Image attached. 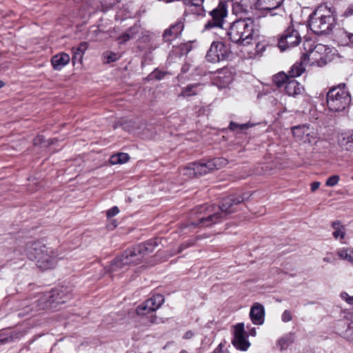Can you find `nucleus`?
Masks as SVG:
<instances>
[{
    "mask_svg": "<svg viewBox=\"0 0 353 353\" xmlns=\"http://www.w3.org/2000/svg\"><path fill=\"white\" fill-rule=\"evenodd\" d=\"M250 195L245 193L241 196L230 195L223 199L218 211H216L214 205L204 204L196 207L192 211V214L195 215V220L190 221V225L194 228L211 227L216 223L222 221L224 217L234 212L233 207L245 199Z\"/></svg>",
    "mask_w": 353,
    "mask_h": 353,
    "instance_id": "f257e3e1",
    "label": "nucleus"
},
{
    "mask_svg": "<svg viewBox=\"0 0 353 353\" xmlns=\"http://www.w3.org/2000/svg\"><path fill=\"white\" fill-rule=\"evenodd\" d=\"M156 246V242L150 240L126 250L121 255L112 261L111 270L115 272L125 265L139 263L144 256L154 252Z\"/></svg>",
    "mask_w": 353,
    "mask_h": 353,
    "instance_id": "f03ea898",
    "label": "nucleus"
},
{
    "mask_svg": "<svg viewBox=\"0 0 353 353\" xmlns=\"http://www.w3.org/2000/svg\"><path fill=\"white\" fill-rule=\"evenodd\" d=\"M334 10L331 7L321 6L310 15L308 25L316 34L329 33L335 24Z\"/></svg>",
    "mask_w": 353,
    "mask_h": 353,
    "instance_id": "7ed1b4c3",
    "label": "nucleus"
},
{
    "mask_svg": "<svg viewBox=\"0 0 353 353\" xmlns=\"http://www.w3.org/2000/svg\"><path fill=\"white\" fill-rule=\"evenodd\" d=\"M254 32V21L251 18H244L234 21L227 34L233 43L246 46L250 43Z\"/></svg>",
    "mask_w": 353,
    "mask_h": 353,
    "instance_id": "20e7f679",
    "label": "nucleus"
},
{
    "mask_svg": "<svg viewBox=\"0 0 353 353\" xmlns=\"http://www.w3.org/2000/svg\"><path fill=\"white\" fill-rule=\"evenodd\" d=\"M351 101V94L344 83L331 88L327 93V105L332 112L345 111L349 108Z\"/></svg>",
    "mask_w": 353,
    "mask_h": 353,
    "instance_id": "39448f33",
    "label": "nucleus"
},
{
    "mask_svg": "<svg viewBox=\"0 0 353 353\" xmlns=\"http://www.w3.org/2000/svg\"><path fill=\"white\" fill-rule=\"evenodd\" d=\"M71 297L70 294L64 287L53 289L43 294L39 301L43 304L42 308H55L57 305L65 303Z\"/></svg>",
    "mask_w": 353,
    "mask_h": 353,
    "instance_id": "423d86ee",
    "label": "nucleus"
},
{
    "mask_svg": "<svg viewBox=\"0 0 353 353\" xmlns=\"http://www.w3.org/2000/svg\"><path fill=\"white\" fill-rule=\"evenodd\" d=\"M301 41V37L298 30H295L292 26H289L281 35L278 47L281 51H285L298 46Z\"/></svg>",
    "mask_w": 353,
    "mask_h": 353,
    "instance_id": "0eeeda50",
    "label": "nucleus"
},
{
    "mask_svg": "<svg viewBox=\"0 0 353 353\" xmlns=\"http://www.w3.org/2000/svg\"><path fill=\"white\" fill-rule=\"evenodd\" d=\"M210 14L212 19L205 25V30H210L213 28H222L224 19L228 14V4L225 1H220L216 8L213 9Z\"/></svg>",
    "mask_w": 353,
    "mask_h": 353,
    "instance_id": "6e6552de",
    "label": "nucleus"
},
{
    "mask_svg": "<svg viewBox=\"0 0 353 353\" xmlns=\"http://www.w3.org/2000/svg\"><path fill=\"white\" fill-rule=\"evenodd\" d=\"M229 48L222 42L214 41L206 54V59L211 63L227 60L230 56Z\"/></svg>",
    "mask_w": 353,
    "mask_h": 353,
    "instance_id": "1a4fd4ad",
    "label": "nucleus"
},
{
    "mask_svg": "<svg viewBox=\"0 0 353 353\" xmlns=\"http://www.w3.org/2000/svg\"><path fill=\"white\" fill-rule=\"evenodd\" d=\"M164 296L160 294H155L140 304L136 309L139 316L145 315L159 309L164 303Z\"/></svg>",
    "mask_w": 353,
    "mask_h": 353,
    "instance_id": "9d476101",
    "label": "nucleus"
},
{
    "mask_svg": "<svg viewBox=\"0 0 353 353\" xmlns=\"http://www.w3.org/2000/svg\"><path fill=\"white\" fill-rule=\"evenodd\" d=\"M43 248H46V245L39 241H29L24 248V254L20 250H15L14 253L19 259L26 256L30 260L37 262V256L42 254Z\"/></svg>",
    "mask_w": 353,
    "mask_h": 353,
    "instance_id": "9b49d317",
    "label": "nucleus"
},
{
    "mask_svg": "<svg viewBox=\"0 0 353 353\" xmlns=\"http://www.w3.org/2000/svg\"><path fill=\"white\" fill-rule=\"evenodd\" d=\"M57 256L58 255L52 248L46 246L43 248L42 254L37 256L36 264L42 270L53 268L57 262Z\"/></svg>",
    "mask_w": 353,
    "mask_h": 353,
    "instance_id": "f8f14e48",
    "label": "nucleus"
},
{
    "mask_svg": "<svg viewBox=\"0 0 353 353\" xmlns=\"http://www.w3.org/2000/svg\"><path fill=\"white\" fill-rule=\"evenodd\" d=\"M292 132L296 141L312 143L316 139V133L311 130L307 124L294 126L292 128Z\"/></svg>",
    "mask_w": 353,
    "mask_h": 353,
    "instance_id": "ddd939ff",
    "label": "nucleus"
},
{
    "mask_svg": "<svg viewBox=\"0 0 353 353\" xmlns=\"http://www.w3.org/2000/svg\"><path fill=\"white\" fill-rule=\"evenodd\" d=\"M283 1V0H258V6L260 9L266 11L267 14L282 17L284 11L281 5Z\"/></svg>",
    "mask_w": 353,
    "mask_h": 353,
    "instance_id": "4468645a",
    "label": "nucleus"
},
{
    "mask_svg": "<svg viewBox=\"0 0 353 353\" xmlns=\"http://www.w3.org/2000/svg\"><path fill=\"white\" fill-rule=\"evenodd\" d=\"M184 28L183 23L178 21L172 24L168 28L165 29L163 34V40L165 42H170L177 38L183 31Z\"/></svg>",
    "mask_w": 353,
    "mask_h": 353,
    "instance_id": "2eb2a0df",
    "label": "nucleus"
},
{
    "mask_svg": "<svg viewBox=\"0 0 353 353\" xmlns=\"http://www.w3.org/2000/svg\"><path fill=\"white\" fill-rule=\"evenodd\" d=\"M185 170L189 172L190 175H204L213 170L212 167L209 165V161L205 163H194L189 165Z\"/></svg>",
    "mask_w": 353,
    "mask_h": 353,
    "instance_id": "dca6fc26",
    "label": "nucleus"
},
{
    "mask_svg": "<svg viewBox=\"0 0 353 353\" xmlns=\"http://www.w3.org/2000/svg\"><path fill=\"white\" fill-rule=\"evenodd\" d=\"M250 316L254 324H263L265 316V309L263 305L259 303H255L250 309Z\"/></svg>",
    "mask_w": 353,
    "mask_h": 353,
    "instance_id": "f3484780",
    "label": "nucleus"
},
{
    "mask_svg": "<svg viewBox=\"0 0 353 353\" xmlns=\"http://www.w3.org/2000/svg\"><path fill=\"white\" fill-rule=\"evenodd\" d=\"M70 57L68 54L60 52L54 55L51 59V63L55 70H61L70 62Z\"/></svg>",
    "mask_w": 353,
    "mask_h": 353,
    "instance_id": "a211bd4d",
    "label": "nucleus"
},
{
    "mask_svg": "<svg viewBox=\"0 0 353 353\" xmlns=\"http://www.w3.org/2000/svg\"><path fill=\"white\" fill-rule=\"evenodd\" d=\"M285 91L289 96L296 97L302 94L304 88L296 80L292 79L286 83Z\"/></svg>",
    "mask_w": 353,
    "mask_h": 353,
    "instance_id": "6ab92c4d",
    "label": "nucleus"
},
{
    "mask_svg": "<svg viewBox=\"0 0 353 353\" xmlns=\"http://www.w3.org/2000/svg\"><path fill=\"white\" fill-rule=\"evenodd\" d=\"M294 341V336L292 332H289L285 334L279 339H278L276 342V347L281 350H285L288 348V347L292 345Z\"/></svg>",
    "mask_w": 353,
    "mask_h": 353,
    "instance_id": "aec40b11",
    "label": "nucleus"
},
{
    "mask_svg": "<svg viewBox=\"0 0 353 353\" xmlns=\"http://www.w3.org/2000/svg\"><path fill=\"white\" fill-rule=\"evenodd\" d=\"M88 48V44L86 42H81L77 47H74L72 49V60L73 63L76 61L81 62L84 52Z\"/></svg>",
    "mask_w": 353,
    "mask_h": 353,
    "instance_id": "412c9836",
    "label": "nucleus"
},
{
    "mask_svg": "<svg viewBox=\"0 0 353 353\" xmlns=\"http://www.w3.org/2000/svg\"><path fill=\"white\" fill-rule=\"evenodd\" d=\"M201 86L200 83L188 84L187 86L182 88L179 97H192L196 95L199 92V88Z\"/></svg>",
    "mask_w": 353,
    "mask_h": 353,
    "instance_id": "4be33fe9",
    "label": "nucleus"
},
{
    "mask_svg": "<svg viewBox=\"0 0 353 353\" xmlns=\"http://www.w3.org/2000/svg\"><path fill=\"white\" fill-rule=\"evenodd\" d=\"M306 56L307 54H304L303 60L301 62H296L292 67L290 70L289 71L290 77L294 78L299 77L304 72L305 68L303 66V63L306 61Z\"/></svg>",
    "mask_w": 353,
    "mask_h": 353,
    "instance_id": "5701e85b",
    "label": "nucleus"
},
{
    "mask_svg": "<svg viewBox=\"0 0 353 353\" xmlns=\"http://www.w3.org/2000/svg\"><path fill=\"white\" fill-rule=\"evenodd\" d=\"M352 36V33L347 32L345 29L342 28L338 31L336 38L340 45L346 46L351 42Z\"/></svg>",
    "mask_w": 353,
    "mask_h": 353,
    "instance_id": "b1692460",
    "label": "nucleus"
},
{
    "mask_svg": "<svg viewBox=\"0 0 353 353\" xmlns=\"http://www.w3.org/2000/svg\"><path fill=\"white\" fill-rule=\"evenodd\" d=\"M334 231L332 235L335 239H343L344 238L345 231V228L339 221H334L332 224Z\"/></svg>",
    "mask_w": 353,
    "mask_h": 353,
    "instance_id": "393cba45",
    "label": "nucleus"
},
{
    "mask_svg": "<svg viewBox=\"0 0 353 353\" xmlns=\"http://www.w3.org/2000/svg\"><path fill=\"white\" fill-rule=\"evenodd\" d=\"M339 143L342 149L347 151L352 150L353 148L352 135L342 134L341 138L339 140Z\"/></svg>",
    "mask_w": 353,
    "mask_h": 353,
    "instance_id": "a878e982",
    "label": "nucleus"
},
{
    "mask_svg": "<svg viewBox=\"0 0 353 353\" xmlns=\"http://www.w3.org/2000/svg\"><path fill=\"white\" fill-rule=\"evenodd\" d=\"M232 344L237 349L243 351L247 350L250 345V343L246 339L245 336L234 338L232 340Z\"/></svg>",
    "mask_w": 353,
    "mask_h": 353,
    "instance_id": "bb28decb",
    "label": "nucleus"
},
{
    "mask_svg": "<svg viewBox=\"0 0 353 353\" xmlns=\"http://www.w3.org/2000/svg\"><path fill=\"white\" fill-rule=\"evenodd\" d=\"M130 159V157L128 154L127 153H118L116 154H113L111 156L110 159V161L111 164L115 165V164H119V163H126Z\"/></svg>",
    "mask_w": 353,
    "mask_h": 353,
    "instance_id": "cd10ccee",
    "label": "nucleus"
},
{
    "mask_svg": "<svg viewBox=\"0 0 353 353\" xmlns=\"http://www.w3.org/2000/svg\"><path fill=\"white\" fill-rule=\"evenodd\" d=\"M290 79L284 72H279L273 77V83L276 85L277 88L282 87L284 84L286 85L288 81Z\"/></svg>",
    "mask_w": 353,
    "mask_h": 353,
    "instance_id": "c85d7f7f",
    "label": "nucleus"
},
{
    "mask_svg": "<svg viewBox=\"0 0 353 353\" xmlns=\"http://www.w3.org/2000/svg\"><path fill=\"white\" fill-rule=\"evenodd\" d=\"M228 163L226 159L223 157L214 158L209 161V165L212 167V170H219Z\"/></svg>",
    "mask_w": 353,
    "mask_h": 353,
    "instance_id": "c756f323",
    "label": "nucleus"
},
{
    "mask_svg": "<svg viewBox=\"0 0 353 353\" xmlns=\"http://www.w3.org/2000/svg\"><path fill=\"white\" fill-rule=\"evenodd\" d=\"M353 251L351 249L347 248H340L337 250V255L342 260H346L350 263L353 262V258L352 254Z\"/></svg>",
    "mask_w": 353,
    "mask_h": 353,
    "instance_id": "7c9ffc66",
    "label": "nucleus"
},
{
    "mask_svg": "<svg viewBox=\"0 0 353 353\" xmlns=\"http://www.w3.org/2000/svg\"><path fill=\"white\" fill-rule=\"evenodd\" d=\"M134 28H130L126 32L123 33L122 35L119 36L117 40L118 41L119 44H123L130 39L134 37L133 30Z\"/></svg>",
    "mask_w": 353,
    "mask_h": 353,
    "instance_id": "2f4dec72",
    "label": "nucleus"
},
{
    "mask_svg": "<svg viewBox=\"0 0 353 353\" xmlns=\"http://www.w3.org/2000/svg\"><path fill=\"white\" fill-rule=\"evenodd\" d=\"M103 57L105 63H110L119 60L121 57V55L112 51H107L103 53Z\"/></svg>",
    "mask_w": 353,
    "mask_h": 353,
    "instance_id": "473e14b6",
    "label": "nucleus"
},
{
    "mask_svg": "<svg viewBox=\"0 0 353 353\" xmlns=\"http://www.w3.org/2000/svg\"><path fill=\"white\" fill-rule=\"evenodd\" d=\"M232 6L235 13L243 12L247 10V5L242 0H232Z\"/></svg>",
    "mask_w": 353,
    "mask_h": 353,
    "instance_id": "72a5a7b5",
    "label": "nucleus"
},
{
    "mask_svg": "<svg viewBox=\"0 0 353 353\" xmlns=\"http://www.w3.org/2000/svg\"><path fill=\"white\" fill-rule=\"evenodd\" d=\"M245 336V329L243 323H238L234 326V338Z\"/></svg>",
    "mask_w": 353,
    "mask_h": 353,
    "instance_id": "f704fd0d",
    "label": "nucleus"
},
{
    "mask_svg": "<svg viewBox=\"0 0 353 353\" xmlns=\"http://www.w3.org/2000/svg\"><path fill=\"white\" fill-rule=\"evenodd\" d=\"M248 128L249 125L248 123L240 125L234 121H231L229 125L230 130L232 131L243 130Z\"/></svg>",
    "mask_w": 353,
    "mask_h": 353,
    "instance_id": "c9c22d12",
    "label": "nucleus"
},
{
    "mask_svg": "<svg viewBox=\"0 0 353 353\" xmlns=\"http://www.w3.org/2000/svg\"><path fill=\"white\" fill-rule=\"evenodd\" d=\"M217 81L220 83V86L225 87L230 83V82L232 81V78L230 75H219L217 77Z\"/></svg>",
    "mask_w": 353,
    "mask_h": 353,
    "instance_id": "e433bc0d",
    "label": "nucleus"
},
{
    "mask_svg": "<svg viewBox=\"0 0 353 353\" xmlns=\"http://www.w3.org/2000/svg\"><path fill=\"white\" fill-rule=\"evenodd\" d=\"M339 181V175H332L330 176L326 182L325 185L328 187H333L336 185Z\"/></svg>",
    "mask_w": 353,
    "mask_h": 353,
    "instance_id": "4c0bfd02",
    "label": "nucleus"
},
{
    "mask_svg": "<svg viewBox=\"0 0 353 353\" xmlns=\"http://www.w3.org/2000/svg\"><path fill=\"white\" fill-rule=\"evenodd\" d=\"M183 2L190 6H200L202 5L204 0H182Z\"/></svg>",
    "mask_w": 353,
    "mask_h": 353,
    "instance_id": "58836bf2",
    "label": "nucleus"
},
{
    "mask_svg": "<svg viewBox=\"0 0 353 353\" xmlns=\"http://www.w3.org/2000/svg\"><path fill=\"white\" fill-rule=\"evenodd\" d=\"M281 319L284 323L290 321L292 319L291 312L289 310H285L281 315Z\"/></svg>",
    "mask_w": 353,
    "mask_h": 353,
    "instance_id": "ea45409f",
    "label": "nucleus"
},
{
    "mask_svg": "<svg viewBox=\"0 0 353 353\" xmlns=\"http://www.w3.org/2000/svg\"><path fill=\"white\" fill-rule=\"evenodd\" d=\"M119 212V210L118 207L114 206L113 208L107 211L106 215L108 218H110L116 216Z\"/></svg>",
    "mask_w": 353,
    "mask_h": 353,
    "instance_id": "a19ab883",
    "label": "nucleus"
},
{
    "mask_svg": "<svg viewBox=\"0 0 353 353\" xmlns=\"http://www.w3.org/2000/svg\"><path fill=\"white\" fill-rule=\"evenodd\" d=\"M341 297L345 299L349 304H352L353 303V297L349 296L346 292H342L341 294Z\"/></svg>",
    "mask_w": 353,
    "mask_h": 353,
    "instance_id": "79ce46f5",
    "label": "nucleus"
},
{
    "mask_svg": "<svg viewBox=\"0 0 353 353\" xmlns=\"http://www.w3.org/2000/svg\"><path fill=\"white\" fill-rule=\"evenodd\" d=\"M325 46L322 44H318L315 46V48H314V50L310 52V54H313L315 52H319V51H321L323 50V49H325Z\"/></svg>",
    "mask_w": 353,
    "mask_h": 353,
    "instance_id": "37998d69",
    "label": "nucleus"
},
{
    "mask_svg": "<svg viewBox=\"0 0 353 353\" xmlns=\"http://www.w3.org/2000/svg\"><path fill=\"white\" fill-rule=\"evenodd\" d=\"M321 183L319 181H314L311 184V190L312 192H315L317 189H319Z\"/></svg>",
    "mask_w": 353,
    "mask_h": 353,
    "instance_id": "c03bdc74",
    "label": "nucleus"
},
{
    "mask_svg": "<svg viewBox=\"0 0 353 353\" xmlns=\"http://www.w3.org/2000/svg\"><path fill=\"white\" fill-rule=\"evenodd\" d=\"M353 14V8L351 6H349L347 9L345 11L343 16L347 17L351 16Z\"/></svg>",
    "mask_w": 353,
    "mask_h": 353,
    "instance_id": "a18cd8bd",
    "label": "nucleus"
},
{
    "mask_svg": "<svg viewBox=\"0 0 353 353\" xmlns=\"http://www.w3.org/2000/svg\"><path fill=\"white\" fill-rule=\"evenodd\" d=\"M194 336V333L191 331V330H189L188 332H186L183 336V338L185 339H191L192 336Z\"/></svg>",
    "mask_w": 353,
    "mask_h": 353,
    "instance_id": "49530a36",
    "label": "nucleus"
},
{
    "mask_svg": "<svg viewBox=\"0 0 353 353\" xmlns=\"http://www.w3.org/2000/svg\"><path fill=\"white\" fill-rule=\"evenodd\" d=\"M150 322L151 324H157L159 323L157 316L155 315H152L150 316Z\"/></svg>",
    "mask_w": 353,
    "mask_h": 353,
    "instance_id": "de8ad7c7",
    "label": "nucleus"
},
{
    "mask_svg": "<svg viewBox=\"0 0 353 353\" xmlns=\"http://www.w3.org/2000/svg\"><path fill=\"white\" fill-rule=\"evenodd\" d=\"M43 141V137L42 136H38L36 139L34 140V145L39 144Z\"/></svg>",
    "mask_w": 353,
    "mask_h": 353,
    "instance_id": "09e8293b",
    "label": "nucleus"
},
{
    "mask_svg": "<svg viewBox=\"0 0 353 353\" xmlns=\"http://www.w3.org/2000/svg\"><path fill=\"white\" fill-rule=\"evenodd\" d=\"M9 341H11V339L9 337L0 339V344H4Z\"/></svg>",
    "mask_w": 353,
    "mask_h": 353,
    "instance_id": "8fccbe9b",
    "label": "nucleus"
},
{
    "mask_svg": "<svg viewBox=\"0 0 353 353\" xmlns=\"http://www.w3.org/2000/svg\"><path fill=\"white\" fill-rule=\"evenodd\" d=\"M36 303H37V301H35L33 304H32V305H30V307H31V308H30V309H29V308H28V307H29V306H27V311H26V312H28L30 310H32V309L36 306ZM38 305H37V306H38Z\"/></svg>",
    "mask_w": 353,
    "mask_h": 353,
    "instance_id": "3c124183",
    "label": "nucleus"
},
{
    "mask_svg": "<svg viewBox=\"0 0 353 353\" xmlns=\"http://www.w3.org/2000/svg\"><path fill=\"white\" fill-rule=\"evenodd\" d=\"M250 334L252 335V336H256V329L254 327L250 330Z\"/></svg>",
    "mask_w": 353,
    "mask_h": 353,
    "instance_id": "603ef678",
    "label": "nucleus"
},
{
    "mask_svg": "<svg viewBox=\"0 0 353 353\" xmlns=\"http://www.w3.org/2000/svg\"><path fill=\"white\" fill-rule=\"evenodd\" d=\"M323 261H325V262H327V263H330L331 262V259L328 257H325L323 258Z\"/></svg>",
    "mask_w": 353,
    "mask_h": 353,
    "instance_id": "864d4df0",
    "label": "nucleus"
},
{
    "mask_svg": "<svg viewBox=\"0 0 353 353\" xmlns=\"http://www.w3.org/2000/svg\"><path fill=\"white\" fill-rule=\"evenodd\" d=\"M4 86V83L0 80V88Z\"/></svg>",
    "mask_w": 353,
    "mask_h": 353,
    "instance_id": "5fc2aeb1",
    "label": "nucleus"
},
{
    "mask_svg": "<svg viewBox=\"0 0 353 353\" xmlns=\"http://www.w3.org/2000/svg\"><path fill=\"white\" fill-rule=\"evenodd\" d=\"M180 353H188V352L187 351H185V350H182V351L180 352Z\"/></svg>",
    "mask_w": 353,
    "mask_h": 353,
    "instance_id": "6e6d98bb",
    "label": "nucleus"
},
{
    "mask_svg": "<svg viewBox=\"0 0 353 353\" xmlns=\"http://www.w3.org/2000/svg\"><path fill=\"white\" fill-rule=\"evenodd\" d=\"M219 75H221V76H222V75H223V76H224L225 74H224V73H223V72H219Z\"/></svg>",
    "mask_w": 353,
    "mask_h": 353,
    "instance_id": "4d7b16f0",
    "label": "nucleus"
}]
</instances>
